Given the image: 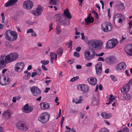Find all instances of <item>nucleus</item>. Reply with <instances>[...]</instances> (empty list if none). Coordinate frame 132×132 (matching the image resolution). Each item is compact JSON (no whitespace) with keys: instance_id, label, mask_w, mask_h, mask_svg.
<instances>
[{"instance_id":"63","label":"nucleus","mask_w":132,"mask_h":132,"mask_svg":"<svg viewBox=\"0 0 132 132\" xmlns=\"http://www.w3.org/2000/svg\"><path fill=\"white\" fill-rule=\"evenodd\" d=\"M37 73L36 72H33L32 73V75H31V77H34L36 75Z\"/></svg>"},{"instance_id":"64","label":"nucleus","mask_w":132,"mask_h":132,"mask_svg":"<svg viewBox=\"0 0 132 132\" xmlns=\"http://www.w3.org/2000/svg\"><path fill=\"white\" fill-rule=\"evenodd\" d=\"M122 19L121 18H119L118 21V23H120L121 24H122Z\"/></svg>"},{"instance_id":"53","label":"nucleus","mask_w":132,"mask_h":132,"mask_svg":"<svg viewBox=\"0 0 132 132\" xmlns=\"http://www.w3.org/2000/svg\"><path fill=\"white\" fill-rule=\"evenodd\" d=\"M77 28H75V34L76 35H79L80 34V33L78 32L77 31Z\"/></svg>"},{"instance_id":"31","label":"nucleus","mask_w":132,"mask_h":132,"mask_svg":"<svg viewBox=\"0 0 132 132\" xmlns=\"http://www.w3.org/2000/svg\"><path fill=\"white\" fill-rule=\"evenodd\" d=\"M69 21L68 19H65V20H62V23L63 25H66L67 26H68L69 25Z\"/></svg>"},{"instance_id":"6","label":"nucleus","mask_w":132,"mask_h":132,"mask_svg":"<svg viewBox=\"0 0 132 132\" xmlns=\"http://www.w3.org/2000/svg\"><path fill=\"white\" fill-rule=\"evenodd\" d=\"M118 43L117 39H112L109 40L106 43V47L107 48H112L116 47Z\"/></svg>"},{"instance_id":"55","label":"nucleus","mask_w":132,"mask_h":132,"mask_svg":"<svg viewBox=\"0 0 132 132\" xmlns=\"http://www.w3.org/2000/svg\"><path fill=\"white\" fill-rule=\"evenodd\" d=\"M129 28H130L132 27V20H131L129 23Z\"/></svg>"},{"instance_id":"42","label":"nucleus","mask_w":132,"mask_h":132,"mask_svg":"<svg viewBox=\"0 0 132 132\" xmlns=\"http://www.w3.org/2000/svg\"><path fill=\"white\" fill-rule=\"evenodd\" d=\"M68 47L70 48V49H72V41L71 40H70L69 42L68 43Z\"/></svg>"},{"instance_id":"1","label":"nucleus","mask_w":132,"mask_h":132,"mask_svg":"<svg viewBox=\"0 0 132 132\" xmlns=\"http://www.w3.org/2000/svg\"><path fill=\"white\" fill-rule=\"evenodd\" d=\"M5 38L7 40L10 41H14L17 38L18 35L15 31L11 30H7L4 34Z\"/></svg>"},{"instance_id":"57","label":"nucleus","mask_w":132,"mask_h":132,"mask_svg":"<svg viewBox=\"0 0 132 132\" xmlns=\"http://www.w3.org/2000/svg\"><path fill=\"white\" fill-rule=\"evenodd\" d=\"M32 33L31 34V35L32 36L36 37L37 36V34L35 32H32Z\"/></svg>"},{"instance_id":"61","label":"nucleus","mask_w":132,"mask_h":132,"mask_svg":"<svg viewBox=\"0 0 132 132\" xmlns=\"http://www.w3.org/2000/svg\"><path fill=\"white\" fill-rule=\"evenodd\" d=\"M81 49V47H78L76 48V51L78 52H79L80 51Z\"/></svg>"},{"instance_id":"40","label":"nucleus","mask_w":132,"mask_h":132,"mask_svg":"<svg viewBox=\"0 0 132 132\" xmlns=\"http://www.w3.org/2000/svg\"><path fill=\"white\" fill-rule=\"evenodd\" d=\"M79 78V76H77L75 77H74L72 78L70 80V81L71 82H73L78 79Z\"/></svg>"},{"instance_id":"17","label":"nucleus","mask_w":132,"mask_h":132,"mask_svg":"<svg viewBox=\"0 0 132 132\" xmlns=\"http://www.w3.org/2000/svg\"><path fill=\"white\" fill-rule=\"evenodd\" d=\"M9 63L7 61L6 56H1L0 57V68L4 67L6 64Z\"/></svg>"},{"instance_id":"22","label":"nucleus","mask_w":132,"mask_h":132,"mask_svg":"<svg viewBox=\"0 0 132 132\" xmlns=\"http://www.w3.org/2000/svg\"><path fill=\"white\" fill-rule=\"evenodd\" d=\"M40 108L43 110H45L50 108V105L46 102H42L39 104Z\"/></svg>"},{"instance_id":"47","label":"nucleus","mask_w":132,"mask_h":132,"mask_svg":"<svg viewBox=\"0 0 132 132\" xmlns=\"http://www.w3.org/2000/svg\"><path fill=\"white\" fill-rule=\"evenodd\" d=\"M34 32V30L32 29H28L27 30V33L28 34L29 33L33 32Z\"/></svg>"},{"instance_id":"48","label":"nucleus","mask_w":132,"mask_h":132,"mask_svg":"<svg viewBox=\"0 0 132 132\" xmlns=\"http://www.w3.org/2000/svg\"><path fill=\"white\" fill-rule=\"evenodd\" d=\"M4 13H2L1 14V16H2V22L3 23H4Z\"/></svg>"},{"instance_id":"44","label":"nucleus","mask_w":132,"mask_h":132,"mask_svg":"<svg viewBox=\"0 0 132 132\" xmlns=\"http://www.w3.org/2000/svg\"><path fill=\"white\" fill-rule=\"evenodd\" d=\"M111 79L114 81H116L117 80V78L116 77L113 75H111Z\"/></svg>"},{"instance_id":"50","label":"nucleus","mask_w":132,"mask_h":132,"mask_svg":"<svg viewBox=\"0 0 132 132\" xmlns=\"http://www.w3.org/2000/svg\"><path fill=\"white\" fill-rule=\"evenodd\" d=\"M94 54H95V55H96L97 56H102L104 54V53H101L99 54H95V53H94Z\"/></svg>"},{"instance_id":"2","label":"nucleus","mask_w":132,"mask_h":132,"mask_svg":"<svg viewBox=\"0 0 132 132\" xmlns=\"http://www.w3.org/2000/svg\"><path fill=\"white\" fill-rule=\"evenodd\" d=\"M87 44L89 46L94 48H101L103 43L101 40L99 39H91L88 41Z\"/></svg>"},{"instance_id":"54","label":"nucleus","mask_w":132,"mask_h":132,"mask_svg":"<svg viewBox=\"0 0 132 132\" xmlns=\"http://www.w3.org/2000/svg\"><path fill=\"white\" fill-rule=\"evenodd\" d=\"M92 63L91 62H89L86 64L85 66L87 67H90L91 66Z\"/></svg>"},{"instance_id":"25","label":"nucleus","mask_w":132,"mask_h":132,"mask_svg":"<svg viewBox=\"0 0 132 132\" xmlns=\"http://www.w3.org/2000/svg\"><path fill=\"white\" fill-rule=\"evenodd\" d=\"M116 61V59L113 57H111L106 59V62L110 64L113 63Z\"/></svg>"},{"instance_id":"36","label":"nucleus","mask_w":132,"mask_h":132,"mask_svg":"<svg viewBox=\"0 0 132 132\" xmlns=\"http://www.w3.org/2000/svg\"><path fill=\"white\" fill-rule=\"evenodd\" d=\"M110 97L109 98V101L111 102L114 100L115 99V97L113 96L112 94L110 95Z\"/></svg>"},{"instance_id":"28","label":"nucleus","mask_w":132,"mask_h":132,"mask_svg":"<svg viewBox=\"0 0 132 132\" xmlns=\"http://www.w3.org/2000/svg\"><path fill=\"white\" fill-rule=\"evenodd\" d=\"M64 14L69 19H71L72 16L68 9H67L64 11Z\"/></svg>"},{"instance_id":"12","label":"nucleus","mask_w":132,"mask_h":132,"mask_svg":"<svg viewBox=\"0 0 132 132\" xmlns=\"http://www.w3.org/2000/svg\"><path fill=\"white\" fill-rule=\"evenodd\" d=\"M127 66L125 63L122 62L118 64L115 67L116 70L118 71H121L125 69Z\"/></svg>"},{"instance_id":"59","label":"nucleus","mask_w":132,"mask_h":132,"mask_svg":"<svg viewBox=\"0 0 132 132\" xmlns=\"http://www.w3.org/2000/svg\"><path fill=\"white\" fill-rule=\"evenodd\" d=\"M77 69H80L82 68V67L80 65H78L76 66Z\"/></svg>"},{"instance_id":"9","label":"nucleus","mask_w":132,"mask_h":132,"mask_svg":"<svg viewBox=\"0 0 132 132\" xmlns=\"http://www.w3.org/2000/svg\"><path fill=\"white\" fill-rule=\"evenodd\" d=\"M11 82L9 78L6 79V77L3 75H0V84L2 85H6L9 84Z\"/></svg>"},{"instance_id":"23","label":"nucleus","mask_w":132,"mask_h":132,"mask_svg":"<svg viewBox=\"0 0 132 132\" xmlns=\"http://www.w3.org/2000/svg\"><path fill=\"white\" fill-rule=\"evenodd\" d=\"M87 81L89 83L92 85H95L97 82V79L94 77H91L88 78Z\"/></svg>"},{"instance_id":"56","label":"nucleus","mask_w":132,"mask_h":132,"mask_svg":"<svg viewBox=\"0 0 132 132\" xmlns=\"http://www.w3.org/2000/svg\"><path fill=\"white\" fill-rule=\"evenodd\" d=\"M129 33L130 35L132 36V27L129 28Z\"/></svg>"},{"instance_id":"34","label":"nucleus","mask_w":132,"mask_h":132,"mask_svg":"<svg viewBox=\"0 0 132 132\" xmlns=\"http://www.w3.org/2000/svg\"><path fill=\"white\" fill-rule=\"evenodd\" d=\"M58 2V0H50V3L51 5H56Z\"/></svg>"},{"instance_id":"38","label":"nucleus","mask_w":132,"mask_h":132,"mask_svg":"<svg viewBox=\"0 0 132 132\" xmlns=\"http://www.w3.org/2000/svg\"><path fill=\"white\" fill-rule=\"evenodd\" d=\"M121 132H129V129L126 127H124L121 130Z\"/></svg>"},{"instance_id":"49","label":"nucleus","mask_w":132,"mask_h":132,"mask_svg":"<svg viewBox=\"0 0 132 132\" xmlns=\"http://www.w3.org/2000/svg\"><path fill=\"white\" fill-rule=\"evenodd\" d=\"M119 6L120 8V10H123L125 8L124 5L123 3L120 4Z\"/></svg>"},{"instance_id":"26","label":"nucleus","mask_w":132,"mask_h":132,"mask_svg":"<svg viewBox=\"0 0 132 132\" xmlns=\"http://www.w3.org/2000/svg\"><path fill=\"white\" fill-rule=\"evenodd\" d=\"M50 56L51 57L50 59L51 61V63L53 64L54 58V57L55 60H56L57 59V55L55 53L52 52L50 53Z\"/></svg>"},{"instance_id":"16","label":"nucleus","mask_w":132,"mask_h":132,"mask_svg":"<svg viewBox=\"0 0 132 132\" xmlns=\"http://www.w3.org/2000/svg\"><path fill=\"white\" fill-rule=\"evenodd\" d=\"M84 55L85 58L87 60H89L93 59L95 56L94 53L93 54L90 55V52L86 51H84Z\"/></svg>"},{"instance_id":"33","label":"nucleus","mask_w":132,"mask_h":132,"mask_svg":"<svg viewBox=\"0 0 132 132\" xmlns=\"http://www.w3.org/2000/svg\"><path fill=\"white\" fill-rule=\"evenodd\" d=\"M56 34L57 35L61 33V31L59 25H57L56 26Z\"/></svg>"},{"instance_id":"20","label":"nucleus","mask_w":132,"mask_h":132,"mask_svg":"<svg viewBox=\"0 0 132 132\" xmlns=\"http://www.w3.org/2000/svg\"><path fill=\"white\" fill-rule=\"evenodd\" d=\"M126 52L128 55L132 56V44H128L127 46Z\"/></svg>"},{"instance_id":"46","label":"nucleus","mask_w":132,"mask_h":132,"mask_svg":"<svg viewBox=\"0 0 132 132\" xmlns=\"http://www.w3.org/2000/svg\"><path fill=\"white\" fill-rule=\"evenodd\" d=\"M97 60L98 61H102L103 62L105 61L104 59L101 57H99L97 59Z\"/></svg>"},{"instance_id":"29","label":"nucleus","mask_w":132,"mask_h":132,"mask_svg":"<svg viewBox=\"0 0 132 132\" xmlns=\"http://www.w3.org/2000/svg\"><path fill=\"white\" fill-rule=\"evenodd\" d=\"M11 113L9 110H7L6 111H5L3 114V116L7 119H9L10 117Z\"/></svg>"},{"instance_id":"3","label":"nucleus","mask_w":132,"mask_h":132,"mask_svg":"<svg viewBox=\"0 0 132 132\" xmlns=\"http://www.w3.org/2000/svg\"><path fill=\"white\" fill-rule=\"evenodd\" d=\"M16 128L20 131H25L28 129L29 127L27 123L24 121H18L16 124Z\"/></svg>"},{"instance_id":"5","label":"nucleus","mask_w":132,"mask_h":132,"mask_svg":"<svg viewBox=\"0 0 132 132\" xmlns=\"http://www.w3.org/2000/svg\"><path fill=\"white\" fill-rule=\"evenodd\" d=\"M6 56L7 61L8 62L10 63L17 59L18 57V55L17 53L14 52L10 53Z\"/></svg>"},{"instance_id":"24","label":"nucleus","mask_w":132,"mask_h":132,"mask_svg":"<svg viewBox=\"0 0 132 132\" xmlns=\"http://www.w3.org/2000/svg\"><path fill=\"white\" fill-rule=\"evenodd\" d=\"M85 23L87 25L90 24V23L93 22L94 20V18L90 16V15L87 18L85 19Z\"/></svg>"},{"instance_id":"14","label":"nucleus","mask_w":132,"mask_h":132,"mask_svg":"<svg viewBox=\"0 0 132 132\" xmlns=\"http://www.w3.org/2000/svg\"><path fill=\"white\" fill-rule=\"evenodd\" d=\"M23 5L24 9L29 10L31 9L33 6L32 2L29 0L25 1L23 3Z\"/></svg>"},{"instance_id":"7","label":"nucleus","mask_w":132,"mask_h":132,"mask_svg":"<svg viewBox=\"0 0 132 132\" xmlns=\"http://www.w3.org/2000/svg\"><path fill=\"white\" fill-rule=\"evenodd\" d=\"M113 26L110 23L104 22L101 24V29L105 32H110L112 29Z\"/></svg>"},{"instance_id":"32","label":"nucleus","mask_w":132,"mask_h":132,"mask_svg":"<svg viewBox=\"0 0 132 132\" xmlns=\"http://www.w3.org/2000/svg\"><path fill=\"white\" fill-rule=\"evenodd\" d=\"M124 99L126 100H129L131 98V95L130 94L127 93L124 95Z\"/></svg>"},{"instance_id":"19","label":"nucleus","mask_w":132,"mask_h":132,"mask_svg":"<svg viewBox=\"0 0 132 132\" xmlns=\"http://www.w3.org/2000/svg\"><path fill=\"white\" fill-rule=\"evenodd\" d=\"M43 10V7L41 6H39L35 11H32V13L36 16H38L41 14V12Z\"/></svg>"},{"instance_id":"62","label":"nucleus","mask_w":132,"mask_h":132,"mask_svg":"<svg viewBox=\"0 0 132 132\" xmlns=\"http://www.w3.org/2000/svg\"><path fill=\"white\" fill-rule=\"evenodd\" d=\"M7 70V69L6 68H5L3 69L2 71V73L3 74H4L5 73V72Z\"/></svg>"},{"instance_id":"35","label":"nucleus","mask_w":132,"mask_h":132,"mask_svg":"<svg viewBox=\"0 0 132 132\" xmlns=\"http://www.w3.org/2000/svg\"><path fill=\"white\" fill-rule=\"evenodd\" d=\"M30 73L29 72H28L27 75H24L23 77V78L25 80H27L30 77Z\"/></svg>"},{"instance_id":"51","label":"nucleus","mask_w":132,"mask_h":132,"mask_svg":"<svg viewBox=\"0 0 132 132\" xmlns=\"http://www.w3.org/2000/svg\"><path fill=\"white\" fill-rule=\"evenodd\" d=\"M122 16V15L121 13H117L115 15V18L120 17Z\"/></svg>"},{"instance_id":"43","label":"nucleus","mask_w":132,"mask_h":132,"mask_svg":"<svg viewBox=\"0 0 132 132\" xmlns=\"http://www.w3.org/2000/svg\"><path fill=\"white\" fill-rule=\"evenodd\" d=\"M53 26V23H51L49 25V32H50V31H52L53 30V28H52V26Z\"/></svg>"},{"instance_id":"13","label":"nucleus","mask_w":132,"mask_h":132,"mask_svg":"<svg viewBox=\"0 0 132 132\" xmlns=\"http://www.w3.org/2000/svg\"><path fill=\"white\" fill-rule=\"evenodd\" d=\"M24 113H28L31 112L33 110L32 107L29 106V104L27 103L25 105L22 109Z\"/></svg>"},{"instance_id":"41","label":"nucleus","mask_w":132,"mask_h":132,"mask_svg":"<svg viewBox=\"0 0 132 132\" xmlns=\"http://www.w3.org/2000/svg\"><path fill=\"white\" fill-rule=\"evenodd\" d=\"M99 132H109V131L107 128H102L101 130H100Z\"/></svg>"},{"instance_id":"37","label":"nucleus","mask_w":132,"mask_h":132,"mask_svg":"<svg viewBox=\"0 0 132 132\" xmlns=\"http://www.w3.org/2000/svg\"><path fill=\"white\" fill-rule=\"evenodd\" d=\"M57 52L59 56H61L63 52V49L60 48L58 49L57 51Z\"/></svg>"},{"instance_id":"18","label":"nucleus","mask_w":132,"mask_h":132,"mask_svg":"<svg viewBox=\"0 0 132 132\" xmlns=\"http://www.w3.org/2000/svg\"><path fill=\"white\" fill-rule=\"evenodd\" d=\"M130 85L128 83L126 85H124L121 89V91L122 93H125L129 92L130 89Z\"/></svg>"},{"instance_id":"30","label":"nucleus","mask_w":132,"mask_h":132,"mask_svg":"<svg viewBox=\"0 0 132 132\" xmlns=\"http://www.w3.org/2000/svg\"><path fill=\"white\" fill-rule=\"evenodd\" d=\"M83 100L82 97L81 96L79 97V99H76L75 103L76 104H79L81 103Z\"/></svg>"},{"instance_id":"27","label":"nucleus","mask_w":132,"mask_h":132,"mask_svg":"<svg viewBox=\"0 0 132 132\" xmlns=\"http://www.w3.org/2000/svg\"><path fill=\"white\" fill-rule=\"evenodd\" d=\"M101 115L103 118L105 119H108L112 116L111 114H107L105 112H102L101 113Z\"/></svg>"},{"instance_id":"52","label":"nucleus","mask_w":132,"mask_h":132,"mask_svg":"<svg viewBox=\"0 0 132 132\" xmlns=\"http://www.w3.org/2000/svg\"><path fill=\"white\" fill-rule=\"evenodd\" d=\"M64 132H76V131L75 129L73 128H71L69 131L65 130Z\"/></svg>"},{"instance_id":"21","label":"nucleus","mask_w":132,"mask_h":132,"mask_svg":"<svg viewBox=\"0 0 132 132\" xmlns=\"http://www.w3.org/2000/svg\"><path fill=\"white\" fill-rule=\"evenodd\" d=\"M18 0H9L5 4L4 6L5 7H7L12 6L17 2Z\"/></svg>"},{"instance_id":"11","label":"nucleus","mask_w":132,"mask_h":132,"mask_svg":"<svg viewBox=\"0 0 132 132\" xmlns=\"http://www.w3.org/2000/svg\"><path fill=\"white\" fill-rule=\"evenodd\" d=\"M24 67V64L23 63H17L15 65L14 70L17 72H20L23 70Z\"/></svg>"},{"instance_id":"39","label":"nucleus","mask_w":132,"mask_h":132,"mask_svg":"<svg viewBox=\"0 0 132 132\" xmlns=\"http://www.w3.org/2000/svg\"><path fill=\"white\" fill-rule=\"evenodd\" d=\"M40 62L42 63L43 65H47L49 63V61H45V60H43L41 61H40Z\"/></svg>"},{"instance_id":"60","label":"nucleus","mask_w":132,"mask_h":132,"mask_svg":"<svg viewBox=\"0 0 132 132\" xmlns=\"http://www.w3.org/2000/svg\"><path fill=\"white\" fill-rule=\"evenodd\" d=\"M50 89V88L46 87L45 88V89L44 91V92L45 93H47L48 92V90Z\"/></svg>"},{"instance_id":"4","label":"nucleus","mask_w":132,"mask_h":132,"mask_svg":"<svg viewBox=\"0 0 132 132\" xmlns=\"http://www.w3.org/2000/svg\"><path fill=\"white\" fill-rule=\"evenodd\" d=\"M50 115L47 112L42 113L38 118V120L43 124H45L48 122L49 120Z\"/></svg>"},{"instance_id":"15","label":"nucleus","mask_w":132,"mask_h":132,"mask_svg":"<svg viewBox=\"0 0 132 132\" xmlns=\"http://www.w3.org/2000/svg\"><path fill=\"white\" fill-rule=\"evenodd\" d=\"M102 64L100 62H98L95 65L96 72L97 75H99L102 72Z\"/></svg>"},{"instance_id":"10","label":"nucleus","mask_w":132,"mask_h":132,"mask_svg":"<svg viewBox=\"0 0 132 132\" xmlns=\"http://www.w3.org/2000/svg\"><path fill=\"white\" fill-rule=\"evenodd\" d=\"M77 87L78 89L82 91L84 93H87L89 91V87L86 85L79 84L77 85Z\"/></svg>"},{"instance_id":"8","label":"nucleus","mask_w":132,"mask_h":132,"mask_svg":"<svg viewBox=\"0 0 132 132\" xmlns=\"http://www.w3.org/2000/svg\"><path fill=\"white\" fill-rule=\"evenodd\" d=\"M30 90L34 96L38 97L41 94V90L36 86H32L30 88Z\"/></svg>"},{"instance_id":"58","label":"nucleus","mask_w":132,"mask_h":132,"mask_svg":"<svg viewBox=\"0 0 132 132\" xmlns=\"http://www.w3.org/2000/svg\"><path fill=\"white\" fill-rule=\"evenodd\" d=\"M42 68L44 70H45V71L47 70H48L46 68L45 66V65H42Z\"/></svg>"},{"instance_id":"45","label":"nucleus","mask_w":132,"mask_h":132,"mask_svg":"<svg viewBox=\"0 0 132 132\" xmlns=\"http://www.w3.org/2000/svg\"><path fill=\"white\" fill-rule=\"evenodd\" d=\"M73 55L74 56L77 57H79L80 56V54L79 53H78L76 52H75L74 53Z\"/></svg>"}]
</instances>
